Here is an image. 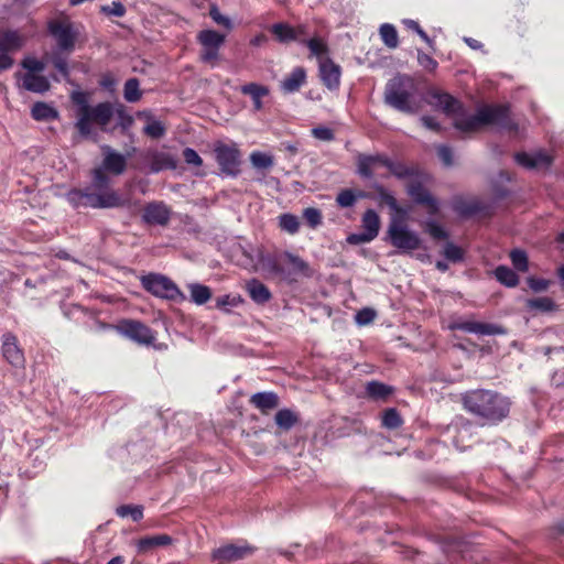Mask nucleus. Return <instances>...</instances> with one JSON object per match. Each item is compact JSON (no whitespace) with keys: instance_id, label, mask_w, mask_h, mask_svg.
I'll return each instance as SVG.
<instances>
[{"instance_id":"1","label":"nucleus","mask_w":564,"mask_h":564,"mask_svg":"<svg viewBox=\"0 0 564 564\" xmlns=\"http://www.w3.org/2000/svg\"><path fill=\"white\" fill-rule=\"evenodd\" d=\"M104 153L102 165L91 172V184L84 188H73L66 194L67 202L75 208H118L127 206L118 192L112 189L110 178L106 172L121 175L127 167V159L109 145L101 147Z\"/></svg>"},{"instance_id":"2","label":"nucleus","mask_w":564,"mask_h":564,"mask_svg":"<svg viewBox=\"0 0 564 564\" xmlns=\"http://www.w3.org/2000/svg\"><path fill=\"white\" fill-rule=\"evenodd\" d=\"M429 104L445 115L453 117L454 127L462 132H474L482 126L494 124L500 129L516 131L518 124L510 117L508 105H485L475 115L469 113L463 104L447 93H429Z\"/></svg>"},{"instance_id":"3","label":"nucleus","mask_w":564,"mask_h":564,"mask_svg":"<svg viewBox=\"0 0 564 564\" xmlns=\"http://www.w3.org/2000/svg\"><path fill=\"white\" fill-rule=\"evenodd\" d=\"M467 412L481 421V425H497L508 417L511 401L508 397L486 389L467 391L462 398Z\"/></svg>"},{"instance_id":"4","label":"nucleus","mask_w":564,"mask_h":564,"mask_svg":"<svg viewBox=\"0 0 564 564\" xmlns=\"http://www.w3.org/2000/svg\"><path fill=\"white\" fill-rule=\"evenodd\" d=\"M70 100L75 106V128L84 138L91 134L94 123L105 131L115 115L113 104L104 101L90 106L88 95L84 91H73Z\"/></svg>"},{"instance_id":"5","label":"nucleus","mask_w":564,"mask_h":564,"mask_svg":"<svg viewBox=\"0 0 564 564\" xmlns=\"http://www.w3.org/2000/svg\"><path fill=\"white\" fill-rule=\"evenodd\" d=\"M419 95V85L412 76L397 74L384 86L383 101L397 111L414 115L421 108Z\"/></svg>"},{"instance_id":"6","label":"nucleus","mask_w":564,"mask_h":564,"mask_svg":"<svg viewBox=\"0 0 564 564\" xmlns=\"http://www.w3.org/2000/svg\"><path fill=\"white\" fill-rule=\"evenodd\" d=\"M390 243L403 253H410L421 246L419 234L411 230L403 219L392 218L388 227Z\"/></svg>"},{"instance_id":"7","label":"nucleus","mask_w":564,"mask_h":564,"mask_svg":"<svg viewBox=\"0 0 564 564\" xmlns=\"http://www.w3.org/2000/svg\"><path fill=\"white\" fill-rule=\"evenodd\" d=\"M141 284L152 295L174 302L186 300L184 293L167 276L159 273H150L141 278Z\"/></svg>"},{"instance_id":"8","label":"nucleus","mask_w":564,"mask_h":564,"mask_svg":"<svg viewBox=\"0 0 564 564\" xmlns=\"http://www.w3.org/2000/svg\"><path fill=\"white\" fill-rule=\"evenodd\" d=\"M213 153L223 175L238 176L241 165V152L237 143L218 141L214 144Z\"/></svg>"},{"instance_id":"9","label":"nucleus","mask_w":564,"mask_h":564,"mask_svg":"<svg viewBox=\"0 0 564 564\" xmlns=\"http://www.w3.org/2000/svg\"><path fill=\"white\" fill-rule=\"evenodd\" d=\"M226 36L215 30H202L197 34V42L202 46L199 59L210 67L218 65L220 59L219 50L224 45Z\"/></svg>"},{"instance_id":"10","label":"nucleus","mask_w":564,"mask_h":564,"mask_svg":"<svg viewBox=\"0 0 564 564\" xmlns=\"http://www.w3.org/2000/svg\"><path fill=\"white\" fill-rule=\"evenodd\" d=\"M48 32L55 39L62 51L72 52L75 47L77 32L70 22L51 21Z\"/></svg>"},{"instance_id":"11","label":"nucleus","mask_w":564,"mask_h":564,"mask_svg":"<svg viewBox=\"0 0 564 564\" xmlns=\"http://www.w3.org/2000/svg\"><path fill=\"white\" fill-rule=\"evenodd\" d=\"M449 329L463 330L465 333L476 334L480 336H496L507 334V329L498 324L467 319H459L451 323Z\"/></svg>"},{"instance_id":"12","label":"nucleus","mask_w":564,"mask_h":564,"mask_svg":"<svg viewBox=\"0 0 564 564\" xmlns=\"http://www.w3.org/2000/svg\"><path fill=\"white\" fill-rule=\"evenodd\" d=\"M254 549L247 543L240 545L226 544L214 550L212 553V557L213 561H215L217 564H227L230 562H236L246 558L252 555Z\"/></svg>"},{"instance_id":"13","label":"nucleus","mask_w":564,"mask_h":564,"mask_svg":"<svg viewBox=\"0 0 564 564\" xmlns=\"http://www.w3.org/2000/svg\"><path fill=\"white\" fill-rule=\"evenodd\" d=\"M118 328L122 335L139 344L150 345L155 340L153 330L139 321H123Z\"/></svg>"},{"instance_id":"14","label":"nucleus","mask_w":564,"mask_h":564,"mask_svg":"<svg viewBox=\"0 0 564 564\" xmlns=\"http://www.w3.org/2000/svg\"><path fill=\"white\" fill-rule=\"evenodd\" d=\"M408 194L412 197L415 204L424 205L427 207V213L431 216L437 215L440 210L438 200L430 193L427 188L420 182H412L408 186Z\"/></svg>"},{"instance_id":"15","label":"nucleus","mask_w":564,"mask_h":564,"mask_svg":"<svg viewBox=\"0 0 564 564\" xmlns=\"http://www.w3.org/2000/svg\"><path fill=\"white\" fill-rule=\"evenodd\" d=\"M2 355L11 366L15 368L24 366L23 350L19 346L17 336L12 333L8 332L2 335Z\"/></svg>"},{"instance_id":"16","label":"nucleus","mask_w":564,"mask_h":564,"mask_svg":"<svg viewBox=\"0 0 564 564\" xmlns=\"http://www.w3.org/2000/svg\"><path fill=\"white\" fill-rule=\"evenodd\" d=\"M514 160L519 165L528 170L547 169L552 164V156L543 150H538L532 153H516Z\"/></svg>"},{"instance_id":"17","label":"nucleus","mask_w":564,"mask_h":564,"mask_svg":"<svg viewBox=\"0 0 564 564\" xmlns=\"http://www.w3.org/2000/svg\"><path fill=\"white\" fill-rule=\"evenodd\" d=\"M170 216V209L163 202H152L144 207L142 218L147 224L164 226L169 223Z\"/></svg>"},{"instance_id":"18","label":"nucleus","mask_w":564,"mask_h":564,"mask_svg":"<svg viewBox=\"0 0 564 564\" xmlns=\"http://www.w3.org/2000/svg\"><path fill=\"white\" fill-rule=\"evenodd\" d=\"M340 74L339 65L335 64L332 59L325 58L319 62L321 79L329 90L338 89L340 85Z\"/></svg>"},{"instance_id":"19","label":"nucleus","mask_w":564,"mask_h":564,"mask_svg":"<svg viewBox=\"0 0 564 564\" xmlns=\"http://www.w3.org/2000/svg\"><path fill=\"white\" fill-rule=\"evenodd\" d=\"M150 161V173H159L164 170H175L177 167V160L169 152L153 150L148 153Z\"/></svg>"},{"instance_id":"20","label":"nucleus","mask_w":564,"mask_h":564,"mask_svg":"<svg viewBox=\"0 0 564 564\" xmlns=\"http://www.w3.org/2000/svg\"><path fill=\"white\" fill-rule=\"evenodd\" d=\"M306 83V70L297 66L281 82L280 88L284 94H293Z\"/></svg>"},{"instance_id":"21","label":"nucleus","mask_w":564,"mask_h":564,"mask_svg":"<svg viewBox=\"0 0 564 564\" xmlns=\"http://www.w3.org/2000/svg\"><path fill=\"white\" fill-rule=\"evenodd\" d=\"M25 37L15 30H7L0 32V52L8 54L22 48Z\"/></svg>"},{"instance_id":"22","label":"nucleus","mask_w":564,"mask_h":564,"mask_svg":"<svg viewBox=\"0 0 564 564\" xmlns=\"http://www.w3.org/2000/svg\"><path fill=\"white\" fill-rule=\"evenodd\" d=\"M173 539L169 534L147 535L138 540L137 551L148 553L155 547L167 546L172 544Z\"/></svg>"},{"instance_id":"23","label":"nucleus","mask_w":564,"mask_h":564,"mask_svg":"<svg viewBox=\"0 0 564 564\" xmlns=\"http://www.w3.org/2000/svg\"><path fill=\"white\" fill-rule=\"evenodd\" d=\"M240 91L243 95L250 96L253 102V108L259 111L263 107L262 98L268 96L270 90L267 86L257 83H249L241 86Z\"/></svg>"},{"instance_id":"24","label":"nucleus","mask_w":564,"mask_h":564,"mask_svg":"<svg viewBox=\"0 0 564 564\" xmlns=\"http://www.w3.org/2000/svg\"><path fill=\"white\" fill-rule=\"evenodd\" d=\"M246 288L249 296L257 304H264L269 302L272 296L268 286L257 279H251Z\"/></svg>"},{"instance_id":"25","label":"nucleus","mask_w":564,"mask_h":564,"mask_svg":"<svg viewBox=\"0 0 564 564\" xmlns=\"http://www.w3.org/2000/svg\"><path fill=\"white\" fill-rule=\"evenodd\" d=\"M22 87L28 91L44 94L50 89V82L42 75L26 73L23 76Z\"/></svg>"},{"instance_id":"26","label":"nucleus","mask_w":564,"mask_h":564,"mask_svg":"<svg viewBox=\"0 0 564 564\" xmlns=\"http://www.w3.org/2000/svg\"><path fill=\"white\" fill-rule=\"evenodd\" d=\"M250 403L262 412H267L279 405V397L274 392H257L251 395Z\"/></svg>"},{"instance_id":"27","label":"nucleus","mask_w":564,"mask_h":564,"mask_svg":"<svg viewBox=\"0 0 564 564\" xmlns=\"http://www.w3.org/2000/svg\"><path fill=\"white\" fill-rule=\"evenodd\" d=\"M383 156L360 155L358 158V173L365 178H372L378 165H382Z\"/></svg>"},{"instance_id":"28","label":"nucleus","mask_w":564,"mask_h":564,"mask_svg":"<svg viewBox=\"0 0 564 564\" xmlns=\"http://www.w3.org/2000/svg\"><path fill=\"white\" fill-rule=\"evenodd\" d=\"M138 116L144 117L147 120V124L143 128L144 134L152 139H160L165 134L166 129L164 124L160 120H156L151 113L143 111L139 112Z\"/></svg>"},{"instance_id":"29","label":"nucleus","mask_w":564,"mask_h":564,"mask_svg":"<svg viewBox=\"0 0 564 564\" xmlns=\"http://www.w3.org/2000/svg\"><path fill=\"white\" fill-rule=\"evenodd\" d=\"M382 165L386 166L391 174L400 180L408 178L416 174L415 169L410 167L402 162L392 161L388 158H383Z\"/></svg>"},{"instance_id":"30","label":"nucleus","mask_w":564,"mask_h":564,"mask_svg":"<svg viewBox=\"0 0 564 564\" xmlns=\"http://www.w3.org/2000/svg\"><path fill=\"white\" fill-rule=\"evenodd\" d=\"M364 231L375 239L379 234L380 219L373 209H367L361 219Z\"/></svg>"},{"instance_id":"31","label":"nucleus","mask_w":564,"mask_h":564,"mask_svg":"<svg viewBox=\"0 0 564 564\" xmlns=\"http://www.w3.org/2000/svg\"><path fill=\"white\" fill-rule=\"evenodd\" d=\"M270 32L275 36L276 41L280 43H290L296 41L295 31H293V26H291L288 23H274L271 25Z\"/></svg>"},{"instance_id":"32","label":"nucleus","mask_w":564,"mask_h":564,"mask_svg":"<svg viewBox=\"0 0 564 564\" xmlns=\"http://www.w3.org/2000/svg\"><path fill=\"white\" fill-rule=\"evenodd\" d=\"M31 115L37 121L54 120L58 117L55 108L42 101H37L32 106Z\"/></svg>"},{"instance_id":"33","label":"nucleus","mask_w":564,"mask_h":564,"mask_svg":"<svg viewBox=\"0 0 564 564\" xmlns=\"http://www.w3.org/2000/svg\"><path fill=\"white\" fill-rule=\"evenodd\" d=\"M191 301L196 305H203L212 297V291L207 285L200 283H189L187 285Z\"/></svg>"},{"instance_id":"34","label":"nucleus","mask_w":564,"mask_h":564,"mask_svg":"<svg viewBox=\"0 0 564 564\" xmlns=\"http://www.w3.org/2000/svg\"><path fill=\"white\" fill-rule=\"evenodd\" d=\"M495 278L499 283L508 288H514L519 284V276L507 265H498L494 271Z\"/></svg>"},{"instance_id":"35","label":"nucleus","mask_w":564,"mask_h":564,"mask_svg":"<svg viewBox=\"0 0 564 564\" xmlns=\"http://www.w3.org/2000/svg\"><path fill=\"white\" fill-rule=\"evenodd\" d=\"M392 391V387L376 380L368 382L366 386L367 395L373 400H386Z\"/></svg>"},{"instance_id":"36","label":"nucleus","mask_w":564,"mask_h":564,"mask_svg":"<svg viewBox=\"0 0 564 564\" xmlns=\"http://www.w3.org/2000/svg\"><path fill=\"white\" fill-rule=\"evenodd\" d=\"M453 209L460 216H473L481 212L482 206L477 200L457 199L453 203Z\"/></svg>"},{"instance_id":"37","label":"nucleus","mask_w":564,"mask_h":564,"mask_svg":"<svg viewBox=\"0 0 564 564\" xmlns=\"http://www.w3.org/2000/svg\"><path fill=\"white\" fill-rule=\"evenodd\" d=\"M303 44L308 47L311 54L317 57L319 62L324 61V57L328 54L327 43L322 37L315 36L308 39L307 41H303Z\"/></svg>"},{"instance_id":"38","label":"nucleus","mask_w":564,"mask_h":564,"mask_svg":"<svg viewBox=\"0 0 564 564\" xmlns=\"http://www.w3.org/2000/svg\"><path fill=\"white\" fill-rule=\"evenodd\" d=\"M278 220H279V227L281 228V230H283L290 235H295L299 232L301 224H300V219L296 215L291 214V213H284L278 217Z\"/></svg>"},{"instance_id":"39","label":"nucleus","mask_w":564,"mask_h":564,"mask_svg":"<svg viewBox=\"0 0 564 564\" xmlns=\"http://www.w3.org/2000/svg\"><path fill=\"white\" fill-rule=\"evenodd\" d=\"M249 159L252 166L257 170H270L274 165L273 155L267 152L253 151Z\"/></svg>"},{"instance_id":"40","label":"nucleus","mask_w":564,"mask_h":564,"mask_svg":"<svg viewBox=\"0 0 564 564\" xmlns=\"http://www.w3.org/2000/svg\"><path fill=\"white\" fill-rule=\"evenodd\" d=\"M403 420L400 413L394 408H389L383 411L381 416V425L388 430H395L400 427Z\"/></svg>"},{"instance_id":"41","label":"nucleus","mask_w":564,"mask_h":564,"mask_svg":"<svg viewBox=\"0 0 564 564\" xmlns=\"http://www.w3.org/2000/svg\"><path fill=\"white\" fill-rule=\"evenodd\" d=\"M123 97L128 102H137L141 99L142 91L140 90V83L138 78H129L124 83Z\"/></svg>"},{"instance_id":"42","label":"nucleus","mask_w":564,"mask_h":564,"mask_svg":"<svg viewBox=\"0 0 564 564\" xmlns=\"http://www.w3.org/2000/svg\"><path fill=\"white\" fill-rule=\"evenodd\" d=\"M379 33L382 42L390 48H395L399 44L397 29L389 23H384L380 26Z\"/></svg>"},{"instance_id":"43","label":"nucleus","mask_w":564,"mask_h":564,"mask_svg":"<svg viewBox=\"0 0 564 564\" xmlns=\"http://www.w3.org/2000/svg\"><path fill=\"white\" fill-rule=\"evenodd\" d=\"M274 420L280 429L290 430L297 422V416L291 410L282 409L276 412Z\"/></svg>"},{"instance_id":"44","label":"nucleus","mask_w":564,"mask_h":564,"mask_svg":"<svg viewBox=\"0 0 564 564\" xmlns=\"http://www.w3.org/2000/svg\"><path fill=\"white\" fill-rule=\"evenodd\" d=\"M527 307L531 311L552 312L555 310L556 305L552 299L542 296L529 299L527 301Z\"/></svg>"},{"instance_id":"45","label":"nucleus","mask_w":564,"mask_h":564,"mask_svg":"<svg viewBox=\"0 0 564 564\" xmlns=\"http://www.w3.org/2000/svg\"><path fill=\"white\" fill-rule=\"evenodd\" d=\"M116 513L121 518L131 517L133 521L138 522L143 518V508L138 505H122L116 509Z\"/></svg>"},{"instance_id":"46","label":"nucleus","mask_w":564,"mask_h":564,"mask_svg":"<svg viewBox=\"0 0 564 564\" xmlns=\"http://www.w3.org/2000/svg\"><path fill=\"white\" fill-rule=\"evenodd\" d=\"M242 302V297L238 294H225L216 299V307L225 312H230V308L237 307Z\"/></svg>"},{"instance_id":"47","label":"nucleus","mask_w":564,"mask_h":564,"mask_svg":"<svg viewBox=\"0 0 564 564\" xmlns=\"http://www.w3.org/2000/svg\"><path fill=\"white\" fill-rule=\"evenodd\" d=\"M510 260L517 271L527 272L529 270L528 256L525 251L521 249H513L510 252Z\"/></svg>"},{"instance_id":"48","label":"nucleus","mask_w":564,"mask_h":564,"mask_svg":"<svg viewBox=\"0 0 564 564\" xmlns=\"http://www.w3.org/2000/svg\"><path fill=\"white\" fill-rule=\"evenodd\" d=\"M303 218L312 229L317 228L323 223L322 212L315 207H307L303 210Z\"/></svg>"},{"instance_id":"49","label":"nucleus","mask_w":564,"mask_h":564,"mask_svg":"<svg viewBox=\"0 0 564 564\" xmlns=\"http://www.w3.org/2000/svg\"><path fill=\"white\" fill-rule=\"evenodd\" d=\"M284 258L289 261V263L292 267V270L295 273H302L304 275H307L308 272V264L299 256H295L291 252H285Z\"/></svg>"},{"instance_id":"50","label":"nucleus","mask_w":564,"mask_h":564,"mask_svg":"<svg viewBox=\"0 0 564 564\" xmlns=\"http://www.w3.org/2000/svg\"><path fill=\"white\" fill-rule=\"evenodd\" d=\"M115 113L119 117L118 126L123 134H127L131 126L133 124L132 116L128 115L122 105L115 107Z\"/></svg>"},{"instance_id":"51","label":"nucleus","mask_w":564,"mask_h":564,"mask_svg":"<svg viewBox=\"0 0 564 564\" xmlns=\"http://www.w3.org/2000/svg\"><path fill=\"white\" fill-rule=\"evenodd\" d=\"M403 24L414 31L431 48H434V41L427 35V33L420 26V24L411 19L403 20Z\"/></svg>"},{"instance_id":"52","label":"nucleus","mask_w":564,"mask_h":564,"mask_svg":"<svg viewBox=\"0 0 564 564\" xmlns=\"http://www.w3.org/2000/svg\"><path fill=\"white\" fill-rule=\"evenodd\" d=\"M209 17L218 25H221V26H224L227 30H231L232 29L231 20L228 17L221 14V12L219 11V9H218V7L216 4L210 6Z\"/></svg>"},{"instance_id":"53","label":"nucleus","mask_w":564,"mask_h":564,"mask_svg":"<svg viewBox=\"0 0 564 564\" xmlns=\"http://www.w3.org/2000/svg\"><path fill=\"white\" fill-rule=\"evenodd\" d=\"M378 195H379L380 200L382 203H384L386 205H388L391 210L397 212V213L402 212V209L400 208V206L398 204V200L390 192H388L383 187H379Z\"/></svg>"},{"instance_id":"54","label":"nucleus","mask_w":564,"mask_h":564,"mask_svg":"<svg viewBox=\"0 0 564 564\" xmlns=\"http://www.w3.org/2000/svg\"><path fill=\"white\" fill-rule=\"evenodd\" d=\"M357 196L351 189H343L336 197L338 206L343 208L351 207L355 205Z\"/></svg>"},{"instance_id":"55","label":"nucleus","mask_w":564,"mask_h":564,"mask_svg":"<svg viewBox=\"0 0 564 564\" xmlns=\"http://www.w3.org/2000/svg\"><path fill=\"white\" fill-rule=\"evenodd\" d=\"M312 135L321 141L330 142L335 139L334 131L325 126H318L311 130Z\"/></svg>"},{"instance_id":"56","label":"nucleus","mask_w":564,"mask_h":564,"mask_svg":"<svg viewBox=\"0 0 564 564\" xmlns=\"http://www.w3.org/2000/svg\"><path fill=\"white\" fill-rule=\"evenodd\" d=\"M444 256L452 262H459L463 260V251L459 247L448 242L444 247Z\"/></svg>"},{"instance_id":"57","label":"nucleus","mask_w":564,"mask_h":564,"mask_svg":"<svg viewBox=\"0 0 564 564\" xmlns=\"http://www.w3.org/2000/svg\"><path fill=\"white\" fill-rule=\"evenodd\" d=\"M426 231L430 234L432 238L437 240H443L447 238V232L445 231V229L434 220L426 221Z\"/></svg>"},{"instance_id":"58","label":"nucleus","mask_w":564,"mask_h":564,"mask_svg":"<svg viewBox=\"0 0 564 564\" xmlns=\"http://www.w3.org/2000/svg\"><path fill=\"white\" fill-rule=\"evenodd\" d=\"M417 62L420 66L429 72H434L438 66V63L432 56L421 50H417Z\"/></svg>"},{"instance_id":"59","label":"nucleus","mask_w":564,"mask_h":564,"mask_svg":"<svg viewBox=\"0 0 564 564\" xmlns=\"http://www.w3.org/2000/svg\"><path fill=\"white\" fill-rule=\"evenodd\" d=\"M376 317V312L372 308L365 307L357 312L355 319L358 325H368Z\"/></svg>"},{"instance_id":"60","label":"nucleus","mask_w":564,"mask_h":564,"mask_svg":"<svg viewBox=\"0 0 564 564\" xmlns=\"http://www.w3.org/2000/svg\"><path fill=\"white\" fill-rule=\"evenodd\" d=\"M527 282H528V285L530 286V289L533 290L534 292H543V291L547 290V288L551 284V282L546 279L535 278V276H529L527 279Z\"/></svg>"},{"instance_id":"61","label":"nucleus","mask_w":564,"mask_h":564,"mask_svg":"<svg viewBox=\"0 0 564 564\" xmlns=\"http://www.w3.org/2000/svg\"><path fill=\"white\" fill-rule=\"evenodd\" d=\"M183 158L188 165L200 166L203 164L202 158L192 148H185L183 150Z\"/></svg>"},{"instance_id":"62","label":"nucleus","mask_w":564,"mask_h":564,"mask_svg":"<svg viewBox=\"0 0 564 564\" xmlns=\"http://www.w3.org/2000/svg\"><path fill=\"white\" fill-rule=\"evenodd\" d=\"M52 62L54 67L59 72L63 78L67 79L69 77V68L67 61L59 55H55L53 56Z\"/></svg>"},{"instance_id":"63","label":"nucleus","mask_w":564,"mask_h":564,"mask_svg":"<svg viewBox=\"0 0 564 564\" xmlns=\"http://www.w3.org/2000/svg\"><path fill=\"white\" fill-rule=\"evenodd\" d=\"M437 155L445 166L453 165V152L449 147L444 144L440 145L437 148Z\"/></svg>"},{"instance_id":"64","label":"nucleus","mask_w":564,"mask_h":564,"mask_svg":"<svg viewBox=\"0 0 564 564\" xmlns=\"http://www.w3.org/2000/svg\"><path fill=\"white\" fill-rule=\"evenodd\" d=\"M102 11L113 17H123L126 13V8L121 2L113 1L111 6L102 7Z\"/></svg>"}]
</instances>
